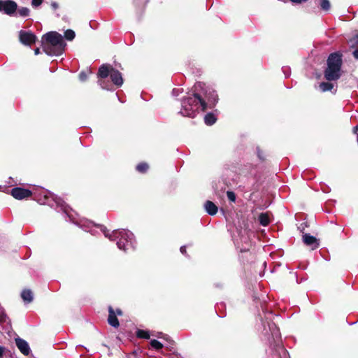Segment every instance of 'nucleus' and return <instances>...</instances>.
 <instances>
[{"instance_id":"11","label":"nucleus","mask_w":358,"mask_h":358,"mask_svg":"<svg viewBox=\"0 0 358 358\" xmlns=\"http://www.w3.org/2000/svg\"><path fill=\"white\" fill-rule=\"evenodd\" d=\"M15 344L21 353L24 355H28L30 352V348L28 343L22 338H17L15 339Z\"/></svg>"},{"instance_id":"8","label":"nucleus","mask_w":358,"mask_h":358,"mask_svg":"<svg viewBox=\"0 0 358 358\" xmlns=\"http://www.w3.org/2000/svg\"><path fill=\"white\" fill-rule=\"evenodd\" d=\"M11 195L16 199H27L32 195L31 191L22 187H14L10 191Z\"/></svg>"},{"instance_id":"10","label":"nucleus","mask_w":358,"mask_h":358,"mask_svg":"<svg viewBox=\"0 0 358 358\" xmlns=\"http://www.w3.org/2000/svg\"><path fill=\"white\" fill-rule=\"evenodd\" d=\"M110 78L113 83L117 87H121L123 84V78L122 73L117 69H113L110 75Z\"/></svg>"},{"instance_id":"2","label":"nucleus","mask_w":358,"mask_h":358,"mask_svg":"<svg viewBox=\"0 0 358 358\" xmlns=\"http://www.w3.org/2000/svg\"><path fill=\"white\" fill-rule=\"evenodd\" d=\"M342 57L343 55L340 52H335L329 55L327 60V67L324 71V76L327 80L335 81L341 78L342 75Z\"/></svg>"},{"instance_id":"17","label":"nucleus","mask_w":358,"mask_h":358,"mask_svg":"<svg viewBox=\"0 0 358 358\" xmlns=\"http://www.w3.org/2000/svg\"><path fill=\"white\" fill-rule=\"evenodd\" d=\"M21 297L25 303H29L33 301L34 299L33 292L29 289H24L21 293Z\"/></svg>"},{"instance_id":"39","label":"nucleus","mask_w":358,"mask_h":358,"mask_svg":"<svg viewBox=\"0 0 358 358\" xmlns=\"http://www.w3.org/2000/svg\"><path fill=\"white\" fill-rule=\"evenodd\" d=\"M352 131L354 134H357L358 132V125L353 127Z\"/></svg>"},{"instance_id":"18","label":"nucleus","mask_w":358,"mask_h":358,"mask_svg":"<svg viewBox=\"0 0 358 358\" xmlns=\"http://www.w3.org/2000/svg\"><path fill=\"white\" fill-rule=\"evenodd\" d=\"M258 220L261 225L264 227L268 226L271 222L269 213L266 212L260 213Z\"/></svg>"},{"instance_id":"33","label":"nucleus","mask_w":358,"mask_h":358,"mask_svg":"<svg viewBox=\"0 0 358 358\" xmlns=\"http://www.w3.org/2000/svg\"><path fill=\"white\" fill-rule=\"evenodd\" d=\"M180 250L182 255H187L186 246H185V245L181 246L180 248Z\"/></svg>"},{"instance_id":"12","label":"nucleus","mask_w":358,"mask_h":358,"mask_svg":"<svg viewBox=\"0 0 358 358\" xmlns=\"http://www.w3.org/2000/svg\"><path fill=\"white\" fill-rule=\"evenodd\" d=\"M108 324L114 328H117L120 326L119 320L116 316V313L112 306L108 307Z\"/></svg>"},{"instance_id":"23","label":"nucleus","mask_w":358,"mask_h":358,"mask_svg":"<svg viewBox=\"0 0 358 358\" xmlns=\"http://www.w3.org/2000/svg\"><path fill=\"white\" fill-rule=\"evenodd\" d=\"M150 344L152 348H153L154 349H155L157 350H159L162 349L164 347L162 343H161L159 341L155 340V339L151 340Z\"/></svg>"},{"instance_id":"27","label":"nucleus","mask_w":358,"mask_h":358,"mask_svg":"<svg viewBox=\"0 0 358 358\" xmlns=\"http://www.w3.org/2000/svg\"><path fill=\"white\" fill-rule=\"evenodd\" d=\"M6 181L0 180V192H9V185H7Z\"/></svg>"},{"instance_id":"32","label":"nucleus","mask_w":358,"mask_h":358,"mask_svg":"<svg viewBox=\"0 0 358 358\" xmlns=\"http://www.w3.org/2000/svg\"><path fill=\"white\" fill-rule=\"evenodd\" d=\"M6 320V315L5 313H2L0 315V324L4 323Z\"/></svg>"},{"instance_id":"9","label":"nucleus","mask_w":358,"mask_h":358,"mask_svg":"<svg viewBox=\"0 0 358 358\" xmlns=\"http://www.w3.org/2000/svg\"><path fill=\"white\" fill-rule=\"evenodd\" d=\"M302 240L303 243L306 246L310 247L313 250L320 247V240L310 234L303 233Z\"/></svg>"},{"instance_id":"37","label":"nucleus","mask_w":358,"mask_h":358,"mask_svg":"<svg viewBox=\"0 0 358 358\" xmlns=\"http://www.w3.org/2000/svg\"><path fill=\"white\" fill-rule=\"evenodd\" d=\"M163 334L162 333H160V335H162ZM159 338H165L166 340L167 341H169L170 343L173 345L174 341L171 340V339H168V338H165L164 336H159Z\"/></svg>"},{"instance_id":"19","label":"nucleus","mask_w":358,"mask_h":358,"mask_svg":"<svg viewBox=\"0 0 358 358\" xmlns=\"http://www.w3.org/2000/svg\"><path fill=\"white\" fill-rule=\"evenodd\" d=\"M217 121L215 115L213 113H207L204 117V122L208 126L214 124Z\"/></svg>"},{"instance_id":"44","label":"nucleus","mask_w":358,"mask_h":358,"mask_svg":"<svg viewBox=\"0 0 358 358\" xmlns=\"http://www.w3.org/2000/svg\"><path fill=\"white\" fill-rule=\"evenodd\" d=\"M307 1V0H301V3L302 1Z\"/></svg>"},{"instance_id":"4","label":"nucleus","mask_w":358,"mask_h":358,"mask_svg":"<svg viewBox=\"0 0 358 358\" xmlns=\"http://www.w3.org/2000/svg\"><path fill=\"white\" fill-rule=\"evenodd\" d=\"M133 234L126 230H114L109 236L110 241H117V247L124 251H127L132 248L131 237Z\"/></svg>"},{"instance_id":"7","label":"nucleus","mask_w":358,"mask_h":358,"mask_svg":"<svg viewBox=\"0 0 358 358\" xmlns=\"http://www.w3.org/2000/svg\"><path fill=\"white\" fill-rule=\"evenodd\" d=\"M20 41L24 45L31 46L36 41V36L31 31H20L19 33Z\"/></svg>"},{"instance_id":"31","label":"nucleus","mask_w":358,"mask_h":358,"mask_svg":"<svg viewBox=\"0 0 358 358\" xmlns=\"http://www.w3.org/2000/svg\"><path fill=\"white\" fill-rule=\"evenodd\" d=\"M79 79L83 82L85 81L87 79V73L84 71L80 72L79 74Z\"/></svg>"},{"instance_id":"29","label":"nucleus","mask_w":358,"mask_h":358,"mask_svg":"<svg viewBox=\"0 0 358 358\" xmlns=\"http://www.w3.org/2000/svg\"><path fill=\"white\" fill-rule=\"evenodd\" d=\"M227 167L226 168L227 169H231L232 171H234L235 173H238V174H242L244 173L240 168H237L236 166H233L229 165V164H227Z\"/></svg>"},{"instance_id":"16","label":"nucleus","mask_w":358,"mask_h":358,"mask_svg":"<svg viewBox=\"0 0 358 358\" xmlns=\"http://www.w3.org/2000/svg\"><path fill=\"white\" fill-rule=\"evenodd\" d=\"M196 110L193 106L182 107L180 113L183 116L194 117L196 115Z\"/></svg>"},{"instance_id":"34","label":"nucleus","mask_w":358,"mask_h":358,"mask_svg":"<svg viewBox=\"0 0 358 358\" xmlns=\"http://www.w3.org/2000/svg\"><path fill=\"white\" fill-rule=\"evenodd\" d=\"M115 313H116V316L117 315H122L123 314V312L122 310L120 309V308H117L115 310Z\"/></svg>"},{"instance_id":"14","label":"nucleus","mask_w":358,"mask_h":358,"mask_svg":"<svg viewBox=\"0 0 358 358\" xmlns=\"http://www.w3.org/2000/svg\"><path fill=\"white\" fill-rule=\"evenodd\" d=\"M113 69L114 68L110 65L102 64L99 69L97 73L98 77L101 78H106L108 76L110 75Z\"/></svg>"},{"instance_id":"15","label":"nucleus","mask_w":358,"mask_h":358,"mask_svg":"<svg viewBox=\"0 0 358 358\" xmlns=\"http://www.w3.org/2000/svg\"><path fill=\"white\" fill-rule=\"evenodd\" d=\"M204 208L207 213L210 215H216L218 210L217 206L213 201L209 200L205 202Z\"/></svg>"},{"instance_id":"26","label":"nucleus","mask_w":358,"mask_h":358,"mask_svg":"<svg viewBox=\"0 0 358 358\" xmlns=\"http://www.w3.org/2000/svg\"><path fill=\"white\" fill-rule=\"evenodd\" d=\"M19 15L22 17H27L29 15L30 10L27 7H22L20 9H17Z\"/></svg>"},{"instance_id":"5","label":"nucleus","mask_w":358,"mask_h":358,"mask_svg":"<svg viewBox=\"0 0 358 358\" xmlns=\"http://www.w3.org/2000/svg\"><path fill=\"white\" fill-rule=\"evenodd\" d=\"M193 96L185 97L182 101V107L193 106L196 110L201 108L202 111L206 110V106L201 99V93L194 88Z\"/></svg>"},{"instance_id":"24","label":"nucleus","mask_w":358,"mask_h":358,"mask_svg":"<svg viewBox=\"0 0 358 358\" xmlns=\"http://www.w3.org/2000/svg\"><path fill=\"white\" fill-rule=\"evenodd\" d=\"M76 36L75 32L72 29H67L64 32V37L68 41H72Z\"/></svg>"},{"instance_id":"6","label":"nucleus","mask_w":358,"mask_h":358,"mask_svg":"<svg viewBox=\"0 0 358 358\" xmlns=\"http://www.w3.org/2000/svg\"><path fill=\"white\" fill-rule=\"evenodd\" d=\"M17 4L13 0H0V12L8 15H12L16 13Z\"/></svg>"},{"instance_id":"35","label":"nucleus","mask_w":358,"mask_h":358,"mask_svg":"<svg viewBox=\"0 0 358 358\" xmlns=\"http://www.w3.org/2000/svg\"><path fill=\"white\" fill-rule=\"evenodd\" d=\"M6 348L3 346H0V358L3 357V352H5Z\"/></svg>"},{"instance_id":"42","label":"nucleus","mask_w":358,"mask_h":358,"mask_svg":"<svg viewBox=\"0 0 358 358\" xmlns=\"http://www.w3.org/2000/svg\"><path fill=\"white\" fill-rule=\"evenodd\" d=\"M41 51H40V48H37L34 50V53L35 55H38L40 54Z\"/></svg>"},{"instance_id":"25","label":"nucleus","mask_w":358,"mask_h":358,"mask_svg":"<svg viewBox=\"0 0 358 358\" xmlns=\"http://www.w3.org/2000/svg\"><path fill=\"white\" fill-rule=\"evenodd\" d=\"M320 7L323 10L328 11L331 4L329 0H320Z\"/></svg>"},{"instance_id":"22","label":"nucleus","mask_w":358,"mask_h":358,"mask_svg":"<svg viewBox=\"0 0 358 358\" xmlns=\"http://www.w3.org/2000/svg\"><path fill=\"white\" fill-rule=\"evenodd\" d=\"M136 334L139 338L149 339L150 336L149 331L142 329H138Z\"/></svg>"},{"instance_id":"38","label":"nucleus","mask_w":358,"mask_h":358,"mask_svg":"<svg viewBox=\"0 0 358 358\" xmlns=\"http://www.w3.org/2000/svg\"><path fill=\"white\" fill-rule=\"evenodd\" d=\"M353 56L358 59V49L353 52Z\"/></svg>"},{"instance_id":"30","label":"nucleus","mask_w":358,"mask_h":358,"mask_svg":"<svg viewBox=\"0 0 358 358\" xmlns=\"http://www.w3.org/2000/svg\"><path fill=\"white\" fill-rule=\"evenodd\" d=\"M43 0H31V6L33 7H38L43 3Z\"/></svg>"},{"instance_id":"13","label":"nucleus","mask_w":358,"mask_h":358,"mask_svg":"<svg viewBox=\"0 0 358 358\" xmlns=\"http://www.w3.org/2000/svg\"><path fill=\"white\" fill-rule=\"evenodd\" d=\"M287 352L285 348L280 343H277L271 354V358H283L286 357Z\"/></svg>"},{"instance_id":"20","label":"nucleus","mask_w":358,"mask_h":358,"mask_svg":"<svg viewBox=\"0 0 358 358\" xmlns=\"http://www.w3.org/2000/svg\"><path fill=\"white\" fill-rule=\"evenodd\" d=\"M136 169L139 173H145L149 169V165L148 163L143 162L137 164Z\"/></svg>"},{"instance_id":"21","label":"nucleus","mask_w":358,"mask_h":358,"mask_svg":"<svg viewBox=\"0 0 358 358\" xmlns=\"http://www.w3.org/2000/svg\"><path fill=\"white\" fill-rule=\"evenodd\" d=\"M320 88L324 92L331 91L334 88V85L329 82H322L320 83Z\"/></svg>"},{"instance_id":"1","label":"nucleus","mask_w":358,"mask_h":358,"mask_svg":"<svg viewBox=\"0 0 358 358\" xmlns=\"http://www.w3.org/2000/svg\"><path fill=\"white\" fill-rule=\"evenodd\" d=\"M41 47L48 55H61L65 50L66 43L62 36L57 31H49L42 36Z\"/></svg>"},{"instance_id":"28","label":"nucleus","mask_w":358,"mask_h":358,"mask_svg":"<svg viewBox=\"0 0 358 358\" xmlns=\"http://www.w3.org/2000/svg\"><path fill=\"white\" fill-rule=\"evenodd\" d=\"M227 198L228 199L231 201V202H235L236 201V194L234 192L232 191H227Z\"/></svg>"},{"instance_id":"40","label":"nucleus","mask_w":358,"mask_h":358,"mask_svg":"<svg viewBox=\"0 0 358 358\" xmlns=\"http://www.w3.org/2000/svg\"><path fill=\"white\" fill-rule=\"evenodd\" d=\"M257 155H258L259 158H260L261 159L264 160V158L262 157V151L258 150Z\"/></svg>"},{"instance_id":"3","label":"nucleus","mask_w":358,"mask_h":358,"mask_svg":"<svg viewBox=\"0 0 358 358\" xmlns=\"http://www.w3.org/2000/svg\"><path fill=\"white\" fill-rule=\"evenodd\" d=\"M194 88L196 91L201 93L200 96L206 103V110L215 107L218 101V95L214 90L208 87L206 84L201 82L196 83Z\"/></svg>"},{"instance_id":"36","label":"nucleus","mask_w":358,"mask_h":358,"mask_svg":"<svg viewBox=\"0 0 358 358\" xmlns=\"http://www.w3.org/2000/svg\"><path fill=\"white\" fill-rule=\"evenodd\" d=\"M51 6H52V8L54 10H56V9H57V8H58L59 5H58V3H56V2H52V3H51Z\"/></svg>"},{"instance_id":"41","label":"nucleus","mask_w":358,"mask_h":358,"mask_svg":"<svg viewBox=\"0 0 358 358\" xmlns=\"http://www.w3.org/2000/svg\"><path fill=\"white\" fill-rule=\"evenodd\" d=\"M103 234H104L105 236L108 237V238H109L110 235L111 234H109L108 231L106 230L103 231Z\"/></svg>"},{"instance_id":"43","label":"nucleus","mask_w":358,"mask_h":358,"mask_svg":"<svg viewBox=\"0 0 358 358\" xmlns=\"http://www.w3.org/2000/svg\"><path fill=\"white\" fill-rule=\"evenodd\" d=\"M355 43L358 45V34L355 37Z\"/></svg>"}]
</instances>
